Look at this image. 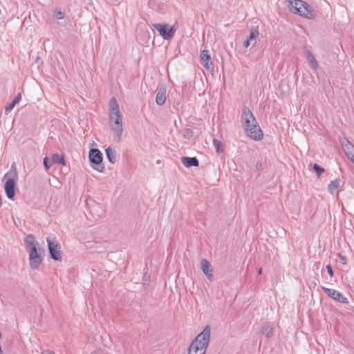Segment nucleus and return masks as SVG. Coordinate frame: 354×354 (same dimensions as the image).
<instances>
[{"mask_svg":"<svg viewBox=\"0 0 354 354\" xmlns=\"http://www.w3.org/2000/svg\"><path fill=\"white\" fill-rule=\"evenodd\" d=\"M340 182L341 180L339 178H336L335 180L331 181L328 185V192L333 194L336 189H337L339 187Z\"/></svg>","mask_w":354,"mask_h":354,"instance_id":"21","label":"nucleus"},{"mask_svg":"<svg viewBox=\"0 0 354 354\" xmlns=\"http://www.w3.org/2000/svg\"><path fill=\"white\" fill-rule=\"evenodd\" d=\"M213 145L215 147L216 153H220L223 152V145L220 140H218V139H214Z\"/></svg>","mask_w":354,"mask_h":354,"instance_id":"23","label":"nucleus"},{"mask_svg":"<svg viewBox=\"0 0 354 354\" xmlns=\"http://www.w3.org/2000/svg\"><path fill=\"white\" fill-rule=\"evenodd\" d=\"M149 279V277L147 276V274H145L144 276H143V279L145 281H147Z\"/></svg>","mask_w":354,"mask_h":354,"instance_id":"33","label":"nucleus"},{"mask_svg":"<svg viewBox=\"0 0 354 354\" xmlns=\"http://www.w3.org/2000/svg\"><path fill=\"white\" fill-rule=\"evenodd\" d=\"M18 175L15 165H12L10 170L4 175L2 180L5 182L3 188L8 199L14 201L15 196L16 183Z\"/></svg>","mask_w":354,"mask_h":354,"instance_id":"6","label":"nucleus"},{"mask_svg":"<svg viewBox=\"0 0 354 354\" xmlns=\"http://www.w3.org/2000/svg\"><path fill=\"white\" fill-rule=\"evenodd\" d=\"M313 169L317 174V176H320V175L324 171V169L316 163L313 165Z\"/></svg>","mask_w":354,"mask_h":354,"instance_id":"25","label":"nucleus"},{"mask_svg":"<svg viewBox=\"0 0 354 354\" xmlns=\"http://www.w3.org/2000/svg\"><path fill=\"white\" fill-rule=\"evenodd\" d=\"M51 162L54 163H57L62 165H66V161L64 159V156L63 154L53 153L51 157Z\"/></svg>","mask_w":354,"mask_h":354,"instance_id":"19","label":"nucleus"},{"mask_svg":"<svg viewBox=\"0 0 354 354\" xmlns=\"http://www.w3.org/2000/svg\"><path fill=\"white\" fill-rule=\"evenodd\" d=\"M250 45H252V43L248 40L247 39L244 41L243 42V46L247 48H248Z\"/></svg>","mask_w":354,"mask_h":354,"instance_id":"31","label":"nucleus"},{"mask_svg":"<svg viewBox=\"0 0 354 354\" xmlns=\"http://www.w3.org/2000/svg\"><path fill=\"white\" fill-rule=\"evenodd\" d=\"M201 60L204 67L207 70H209L211 68L210 66L212 65V63L211 62V57L208 50L205 49L201 52Z\"/></svg>","mask_w":354,"mask_h":354,"instance_id":"13","label":"nucleus"},{"mask_svg":"<svg viewBox=\"0 0 354 354\" xmlns=\"http://www.w3.org/2000/svg\"><path fill=\"white\" fill-rule=\"evenodd\" d=\"M53 162H51V159L48 157H45L44 159V165L46 169H49L53 165Z\"/></svg>","mask_w":354,"mask_h":354,"instance_id":"27","label":"nucleus"},{"mask_svg":"<svg viewBox=\"0 0 354 354\" xmlns=\"http://www.w3.org/2000/svg\"><path fill=\"white\" fill-rule=\"evenodd\" d=\"M24 241L28 252L30 267L37 270L44 261V250L39 247V243L32 234L27 235Z\"/></svg>","mask_w":354,"mask_h":354,"instance_id":"1","label":"nucleus"},{"mask_svg":"<svg viewBox=\"0 0 354 354\" xmlns=\"http://www.w3.org/2000/svg\"><path fill=\"white\" fill-rule=\"evenodd\" d=\"M255 167H256L257 170H262L263 169V163L260 161H257Z\"/></svg>","mask_w":354,"mask_h":354,"instance_id":"30","label":"nucleus"},{"mask_svg":"<svg viewBox=\"0 0 354 354\" xmlns=\"http://www.w3.org/2000/svg\"><path fill=\"white\" fill-rule=\"evenodd\" d=\"M90 354H97V353H95V352H92V353H90Z\"/></svg>","mask_w":354,"mask_h":354,"instance_id":"35","label":"nucleus"},{"mask_svg":"<svg viewBox=\"0 0 354 354\" xmlns=\"http://www.w3.org/2000/svg\"><path fill=\"white\" fill-rule=\"evenodd\" d=\"M194 132L191 129H185L183 131V138L185 139H190L193 137Z\"/></svg>","mask_w":354,"mask_h":354,"instance_id":"24","label":"nucleus"},{"mask_svg":"<svg viewBox=\"0 0 354 354\" xmlns=\"http://www.w3.org/2000/svg\"><path fill=\"white\" fill-rule=\"evenodd\" d=\"M211 328L209 325L205 326L192 342L187 354H205L210 341Z\"/></svg>","mask_w":354,"mask_h":354,"instance_id":"4","label":"nucleus"},{"mask_svg":"<svg viewBox=\"0 0 354 354\" xmlns=\"http://www.w3.org/2000/svg\"><path fill=\"white\" fill-rule=\"evenodd\" d=\"M326 268L327 272L328 273L330 277H333L334 276V272H333V268H332L331 266L330 265H327L326 266Z\"/></svg>","mask_w":354,"mask_h":354,"instance_id":"28","label":"nucleus"},{"mask_svg":"<svg viewBox=\"0 0 354 354\" xmlns=\"http://www.w3.org/2000/svg\"><path fill=\"white\" fill-rule=\"evenodd\" d=\"M166 88L162 86L158 88L156 96V102L158 106H162L166 101Z\"/></svg>","mask_w":354,"mask_h":354,"instance_id":"15","label":"nucleus"},{"mask_svg":"<svg viewBox=\"0 0 354 354\" xmlns=\"http://www.w3.org/2000/svg\"><path fill=\"white\" fill-rule=\"evenodd\" d=\"M322 290L327 296L331 297L332 299L339 302H341L342 304L348 303V299L346 297H344L340 292L336 290L326 288L324 286L322 287Z\"/></svg>","mask_w":354,"mask_h":354,"instance_id":"10","label":"nucleus"},{"mask_svg":"<svg viewBox=\"0 0 354 354\" xmlns=\"http://www.w3.org/2000/svg\"><path fill=\"white\" fill-rule=\"evenodd\" d=\"M110 122L113 124H111V130L113 132V140L116 142H120L122 139L123 132V126L122 121V115L119 109V105L116 99L113 97L109 102Z\"/></svg>","mask_w":354,"mask_h":354,"instance_id":"3","label":"nucleus"},{"mask_svg":"<svg viewBox=\"0 0 354 354\" xmlns=\"http://www.w3.org/2000/svg\"><path fill=\"white\" fill-rule=\"evenodd\" d=\"M342 149L346 157L353 162H354V145L347 139L341 142Z\"/></svg>","mask_w":354,"mask_h":354,"instance_id":"11","label":"nucleus"},{"mask_svg":"<svg viewBox=\"0 0 354 354\" xmlns=\"http://www.w3.org/2000/svg\"><path fill=\"white\" fill-rule=\"evenodd\" d=\"M88 159L91 164L97 166V167H95V169L99 172L104 171V167L103 165H102V162L103 160V155L98 149L92 148L90 149L88 152Z\"/></svg>","mask_w":354,"mask_h":354,"instance_id":"8","label":"nucleus"},{"mask_svg":"<svg viewBox=\"0 0 354 354\" xmlns=\"http://www.w3.org/2000/svg\"><path fill=\"white\" fill-rule=\"evenodd\" d=\"M274 326L270 324H266L261 328V333L267 338H270L273 335Z\"/></svg>","mask_w":354,"mask_h":354,"instance_id":"16","label":"nucleus"},{"mask_svg":"<svg viewBox=\"0 0 354 354\" xmlns=\"http://www.w3.org/2000/svg\"><path fill=\"white\" fill-rule=\"evenodd\" d=\"M105 153H106V158L108 159V160L111 163L114 164L116 160L115 151L111 147H108L105 149Z\"/></svg>","mask_w":354,"mask_h":354,"instance_id":"20","label":"nucleus"},{"mask_svg":"<svg viewBox=\"0 0 354 354\" xmlns=\"http://www.w3.org/2000/svg\"><path fill=\"white\" fill-rule=\"evenodd\" d=\"M201 265L203 272L205 274L209 281H212L214 279L212 274L213 270L211 268L209 262L207 260L203 259L201 260Z\"/></svg>","mask_w":354,"mask_h":354,"instance_id":"12","label":"nucleus"},{"mask_svg":"<svg viewBox=\"0 0 354 354\" xmlns=\"http://www.w3.org/2000/svg\"><path fill=\"white\" fill-rule=\"evenodd\" d=\"M152 28L158 30L160 35L165 40H169L172 38L176 32L174 27L169 26L167 24H153Z\"/></svg>","mask_w":354,"mask_h":354,"instance_id":"9","label":"nucleus"},{"mask_svg":"<svg viewBox=\"0 0 354 354\" xmlns=\"http://www.w3.org/2000/svg\"><path fill=\"white\" fill-rule=\"evenodd\" d=\"M21 100V93H18L16 95L11 102H10L5 108L6 112H10L11 111L15 106L18 104Z\"/></svg>","mask_w":354,"mask_h":354,"instance_id":"18","label":"nucleus"},{"mask_svg":"<svg viewBox=\"0 0 354 354\" xmlns=\"http://www.w3.org/2000/svg\"><path fill=\"white\" fill-rule=\"evenodd\" d=\"M41 354H55L53 352H48V351H43Z\"/></svg>","mask_w":354,"mask_h":354,"instance_id":"32","label":"nucleus"},{"mask_svg":"<svg viewBox=\"0 0 354 354\" xmlns=\"http://www.w3.org/2000/svg\"><path fill=\"white\" fill-rule=\"evenodd\" d=\"M46 241L50 258L56 261H62L61 247L55 239L47 238Z\"/></svg>","mask_w":354,"mask_h":354,"instance_id":"7","label":"nucleus"},{"mask_svg":"<svg viewBox=\"0 0 354 354\" xmlns=\"http://www.w3.org/2000/svg\"><path fill=\"white\" fill-rule=\"evenodd\" d=\"M181 162L187 168L191 167H198L199 165V161L196 157L183 156L181 158Z\"/></svg>","mask_w":354,"mask_h":354,"instance_id":"14","label":"nucleus"},{"mask_svg":"<svg viewBox=\"0 0 354 354\" xmlns=\"http://www.w3.org/2000/svg\"><path fill=\"white\" fill-rule=\"evenodd\" d=\"M241 119L243 129L251 139L257 141L262 140L263 131L248 107H243Z\"/></svg>","mask_w":354,"mask_h":354,"instance_id":"2","label":"nucleus"},{"mask_svg":"<svg viewBox=\"0 0 354 354\" xmlns=\"http://www.w3.org/2000/svg\"><path fill=\"white\" fill-rule=\"evenodd\" d=\"M286 6L289 11L293 14L298 15L308 19H313L315 17V10L304 1H288Z\"/></svg>","mask_w":354,"mask_h":354,"instance_id":"5","label":"nucleus"},{"mask_svg":"<svg viewBox=\"0 0 354 354\" xmlns=\"http://www.w3.org/2000/svg\"><path fill=\"white\" fill-rule=\"evenodd\" d=\"M53 16L57 19H63L65 17V15L63 12L59 10H55L53 12Z\"/></svg>","mask_w":354,"mask_h":354,"instance_id":"26","label":"nucleus"},{"mask_svg":"<svg viewBox=\"0 0 354 354\" xmlns=\"http://www.w3.org/2000/svg\"><path fill=\"white\" fill-rule=\"evenodd\" d=\"M261 272H262V268H259V270H258V274H261Z\"/></svg>","mask_w":354,"mask_h":354,"instance_id":"34","label":"nucleus"},{"mask_svg":"<svg viewBox=\"0 0 354 354\" xmlns=\"http://www.w3.org/2000/svg\"><path fill=\"white\" fill-rule=\"evenodd\" d=\"M259 35V32L258 29L257 28H252L250 29V34L246 39L252 43V46H254L257 43Z\"/></svg>","mask_w":354,"mask_h":354,"instance_id":"17","label":"nucleus"},{"mask_svg":"<svg viewBox=\"0 0 354 354\" xmlns=\"http://www.w3.org/2000/svg\"><path fill=\"white\" fill-rule=\"evenodd\" d=\"M338 257H339L340 261L342 264H346L347 263V259L345 256H344L341 254H339Z\"/></svg>","mask_w":354,"mask_h":354,"instance_id":"29","label":"nucleus"},{"mask_svg":"<svg viewBox=\"0 0 354 354\" xmlns=\"http://www.w3.org/2000/svg\"><path fill=\"white\" fill-rule=\"evenodd\" d=\"M306 57L307 59L309 61L310 65L314 69H317L318 68V64L313 55V53L310 50L306 51Z\"/></svg>","mask_w":354,"mask_h":354,"instance_id":"22","label":"nucleus"}]
</instances>
